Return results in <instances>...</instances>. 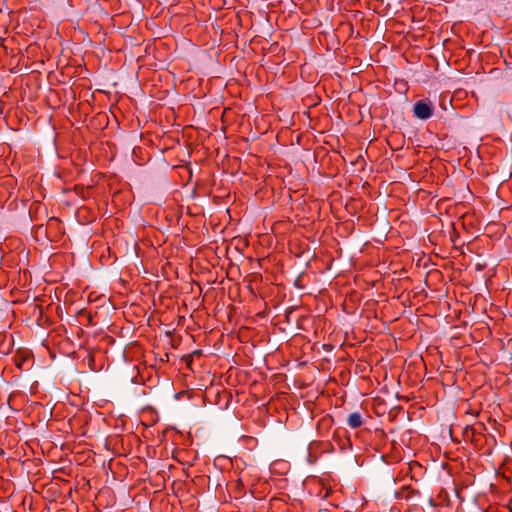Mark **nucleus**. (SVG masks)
<instances>
[{"mask_svg":"<svg viewBox=\"0 0 512 512\" xmlns=\"http://www.w3.org/2000/svg\"><path fill=\"white\" fill-rule=\"evenodd\" d=\"M434 105L429 100L417 101L413 106V114L416 118L427 120L433 115Z\"/></svg>","mask_w":512,"mask_h":512,"instance_id":"1","label":"nucleus"},{"mask_svg":"<svg viewBox=\"0 0 512 512\" xmlns=\"http://www.w3.org/2000/svg\"><path fill=\"white\" fill-rule=\"evenodd\" d=\"M172 450V457L182 464L189 467L193 466L198 458L197 452L192 450Z\"/></svg>","mask_w":512,"mask_h":512,"instance_id":"2","label":"nucleus"},{"mask_svg":"<svg viewBox=\"0 0 512 512\" xmlns=\"http://www.w3.org/2000/svg\"><path fill=\"white\" fill-rule=\"evenodd\" d=\"M429 504L432 507H445L450 505L449 495L446 489L440 488L435 497H429Z\"/></svg>","mask_w":512,"mask_h":512,"instance_id":"3","label":"nucleus"},{"mask_svg":"<svg viewBox=\"0 0 512 512\" xmlns=\"http://www.w3.org/2000/svg\"><path fill=\"white\" fill-rule=\"evenodd\" d=\"M369 416L366 413L352 412L347 416L346 423L351 428H359L366 423Z\"/></svg>","mask_w":512,"mask_h":512,"instance_id":"4","label":"nucleus"},{"mask_svg":"<svg viewBox=\"0 0 512 512\" xmlns=\"http://www.w3.org/2000/svg\"><path fill=\"white\" fill-rule=\"evenodd\" d=\"M21 452H22V450H13V455L9 454L6 457V451L4 449H1L0 450V461L4 460V459H6L7 461L10 459L15 460V461L17 460V461L21 462L24 466H26L27 469H29L30 465L28 463L30 460L28 458L24 459V456H26V453L24 452V454L21 455Z\"/></svg>","mask_w":512,"mask_h":512,"instance_id":"5","label":"nucleus"},{"mask_svg":"<svg viewBox=\"0 0 512 512\" xmlns=\"http://www.w3.org/2000/svg\"><path fill=\"white\" fill-rule=\"evenodd\" d=\"M397 499L410 500L417 496H420V492L411 488L410 486H404L395 493Z\"/></svg>","mask_w":512,"mask_h":512,"instance_id":"6","label":"nucleus"},{"mask_svg":"<svg viewBox=\"0 0 512 512\" xmlns=\"http://www.w3.org/2000/svg\"><path fill=\"white\" fill-rule=\"evenodd\" d=\"M379 458L387 463V464H392V463H396V462H399L401 459H402V456L401 454L399 453V450H392L391 452L387 453V454H383L381 453L379 455Z\"/></svg>","mask_w":512,"mask_h":512,"instance_id":"7","label":"nucleus"},{"mask_svg":"<svg viewBox=\"0 0 512 512\" xmlns=\"http://www.w3.org/2000/svg\"><path fill=\"white\" fill-rule=\"evenodd\" d=\"M118 446V445H121V446H124V443H123V438H120L119 436H115L111 439H106V442H105V445H104V448H108L109 446Z\"/></svg>","mask_w":512,"mask_h":512,"instance_id":"8","label":"nucleus"},{"mask_svg":"<svg viewBox=\"0 0 512 512\" xmlns=\"http://www.w3.org/2000/svg\"><path fill=\"white\" fill-rule=\"evenodd\" d=\"M141 450H133V449H130L128 450V453L127 454H124L125 457H128L130 456L131 457V460L136 458L138 460H141L143 459V456H140L138 455L137 453L140 452Z\"/></svg>","mask_w":512,"mask_h":512,"instance_id":"9","label":"nucleus"},{"mask_svg":"<svg viewBox=\"0 0 512 512\" xmlns=\"http://www.w3.org/2000/svg\"><path fill=\"white\" fill-rule=\"evenodd\" d=\"M223 462L230 463V457H226L224 455H218L215 457V464H219L221 466H224Z\"/></svg>","mask_w":512,"mask_h":512,"instance_id":"10","label":"nucleus"},{"mask_svg":"<svg viewBox=\"0 0 512 512\" xmlns=\"http://www.w3.org/2000/svg\"><path fill=\"white\" fill-rule=\"evenodd\" d=\"M445 457L448 458V459H454L453 458V455H454V451L453 450H446L445 453H444Z\"/></svg>","mask_w":512,"mask_h":512,"instance_id":"11","label":"nucleus"},{"mask_svg":"<svg viewBox=\"0 0 512 512\" xmlns=\"http://www.w3.org/2000/svg\"><path fill=\"white\" fill-rule=\"evenodd\" d=\"M310 457H311V455L309 454V455H308V460H309V462L312 464V463H314V462H315V459H316V458H314V459H310Z\"/></svg>","mask_w":512,"mask_h":512,"instance_id":"12","label":"nucleus"},{"mask_svg":"<svg viewBox=\"0 0 512 512\" xmlns=\"http://www.w3.org/2000/svg\"><path fill=\"white\" fill-rule=\"evenodd\" d=\"M80 460H82L81 457L75 458V461H80Z\"/></svg>","mask_w":512,"mask_h":512,"instance_id":"13","label":"nucleus"}]
</instances>
